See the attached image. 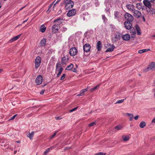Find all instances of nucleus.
I'll return each instance as SVG.
<instances>
[{"label":"nucleus","mask_w":155,"mask_h":155,"mask_svg":"<svg viewBox=\"0 0 155 155\" xmlns=\"http://www.w3.org/2000/svg\"><path fill=\"white\" fill-rule=\"evenodd\" d=\"M61 18H58L57 19L55 20L54 21V22H58V23L56 24H55L52 27V32L54 33L56 32L55 31H58V25H61L62 23V21H61Z\"/></svg>","instance_id":"nucleus-1"},{"label":"nucleus","mask_w":155,"mask_h":155,"mask_svg":"<svg viewBox=\"0 0 155 155\" xmlns=\"http://www.w3.org/2000/svg\"><path fill=\"white\" fill-rule=\"evenodd\" d=\"M65 8L67 10H70L73 6L74 3L71 1L65 0Z\"/></svg>","instance_id":"nucleus-2"},{"label":"nucleus","mask_w":155,"mask_h":155,"mask_svg":"<svg viewBox=\"0 0 155 155\" xmlns=\"http://www.w3.org/2000/svg\"><path fill=\"white\" fill-rule=\"evenodd\" d=\"M59 63H57L56 66V71L58 72L57 75V77H58L61 74L63 71V68L61 66H59Z\"/></svg>","instance_id":"nucleus-3"},{"label":"nucleus","mask_w":155,"mask_h":155,"mask_svg":"<svg viewBox=\"0 0 155 155\" xmlns=\"http://www.w3.org/2000/svg\"><path fill=\"white\" fill-rule=\"evenodd\" d=\"M124 16L127 21L130 22L133 21L134 17L131 14L129 13H126L124 15Z\"/></svg>","instance_id":"nucleus-4"},{"label":"nucleus","mask_w":155,"mask_h":155,"mask_svg":"<svg viewBox=\"0 0 155 155\" xmlns=\"http://www.w3.org/2000/svg\"><path fill=\"white\" fill-rule=\"evenodd\" d=\"M126 7L129 11L133 12L135 9L134 5L132 3H127Z\"/></svg>","instance_id":"nucleus-5"},{"label":"nucleus","mask_w":155,"mask_h":155,"mask_svg":"<svg viewBox=\"0 0 155 155\" xmlns=\"http://www.w3.org/2000/svg\"><path fill=\"white\" fill-rule=\"evenodd\" d=\"M41 59L39 56L37 57L35 60V65L36 68H38L41 64Z\"/></svg>","instance_id":"nucleus-6"},{"label":"nucleus","mask_w":155,"mask_h":155,"mask_svg":"<svg viewBox=\"0 0 155 155\" xmlns=\"http://www.w3.org/2000/svg\"><path fill=\"white\" fill-rule=\"evenodd\" d=\"M78 51L75 47H73L70 49L69 54L71 56H74L77 54Z\"/></svg>","instance_id":"nucleus-7"},{"label":"nucleus","mask_w":155,"mask_h":155,"mask_svg":"<svg viewBox=\"0 0 155 155\" xmlns=\"http://www.w3.org/2000/svg\"><path fill=\"white\" fill-rule=\"evenodd\" d=\"M132 12L134 16L136 18H139L141 16V12L135 9Z\"/></svg>","instance_id":"nucleus-8"},{"label":"nucleus","mask_w":155,"mask_h":155,"mask_svg":"<svg viewBox=\"0 0 155 155\" xmlns=\"http://www.w3.org/2000/svg\"><path fill=\"white\" fill-rule=\"evenodd\" d=\"M43 78L41 75H38L35 80V82L37 85L40 84L42 82Z\"/></svg>","instance_id":"nucleus-9"},{"label":"nucleus","mask_w":155,"mask_h":155,"mask_svg":"<svg viewBox=\"0 0 155 155\" xmlns=\"http://www.w3.org/2000/svg\"><path fill=\"white\" fill-rule=\"evenodd\" d=\"M91 46L88 44H85L83 46V50L84 52H89L91 49Z\"/></svg>","instance_id":"nucleus-10"},{"label":"nucleus","mask_w":155,"mask_h":155,"mask_svg":"<svg viewBox=\"0 0 155 155\" xmlns=\"http://www.w3.org/2000/svg\"><path fill=\"white\" fill-rule=\"evenodd\" d=\"M76 13V11L75 9H72L69 11L67 13V15L68 17H70L74 15Z\"/></svg>","instance_id":"nucleus-11"},{"label":"nucleus","mask_w":155,"mask_h":155,"mask_svg":"<svg viewBox=\"0 0 155 155\" xmlns=\"http://www.w3.org/2000/svg\"><path fill=\"white\" fill-rule=\"evenodd\" d=\"M143 4L145 6L148 7L149 8H151L152 5L151 2L147 0H144L143 1Z\"/></svg>","instance_id":"nucleus-12"},{"label":"nucleus","mask_w":155,"mask_h":155,"mask_svg":"<svg viewBox=\"0 0 155 155\" xmlns=\"http://www.w3.org/2000/svg\"><path fill=\"white\" fill-rule=\"evenodd\" d=\"M131 22L125 21L124 22V25L126 28L127 29H131L132 27Z\"/></svg>","instance_id":"nucleus-13"},{"label":"nucleus","mask_w":155,"mask_h":155,"mask_svg":"<svg viewBox=\"0 0 155 155\" xmlns=\"http://www.w3.org/2000/svg\"><path fill=\"white\" fill-rule=\"evenodd\" d=\"M155 67V63L154 62H151L147 67V70L145 71H148L152 69Z\"/></svg>","instance_id":"nucleus-14"},{"label":"nucleus","mask_w":155,"mask_h":155,"mask_svg":"<svg viewBox=\"0 0 155 155\" xmlns=\"http://www.w3.org/2000/svg\"><path fill=\"white\" fill-rule=\"evenodd\" d=\"M21 35H18L16 36L15 37H14L11 39L9 41V42L10 43H12L19 39L20 37H21Z\"/></svg>","instance_id":"nucleus-15"},{"label":"nucleus","mask_w":155,"mask_h":155,"mask_svg":"<svg viewBox=\"0 0 155 155\" xmlns=\"http://www.w3.org/2000/svg\"><path fill=\"white\" fill-rule=\"evenodd\" d=\"M102 43L100 41H98L97 44V48L98 51L101 50L102 48Z\"/></svg>","instance_id":"nucleus-16"},{"label":"nucleus","mask_w":155,"mask_h":155,"mask_svg":"<svg viewBox=\"0 0 155 155\" xmlns=\"http://www.w3.org/2000/svg\"><path fill=\"white\" fill-rule=\"evenodd\" d=\"M122 38L123 40L125 41H128L130 38V36L128 34H126L122 36Z\"/></svg>","instance_id":"nucleus-17"},{"label":"nucleus","mask_w":155,"mask_h":155,"mask_svg":"<svg viewBox=\"0 0 155 155\" xmlns=\"http://www.w3.org/2000/svg\"><path fill=\"white\" fill-rule=\"evenodd\" d=\"M122 35L121 34H120L118 32H116L114 34V37L115 38L117 39L120 40V37H121Z\"/></svg>","instance_id":"nucleus-18"},{"label":"nucleus","mask_w":155,"mask_h":155,"mask_svg":"<svg viewBox=\"0 0 155 155\" xmlns=\"http://www.w3.org/2000/svg\"><path fill=\"white\" fill-rule=\"evenodd\" d=\"M115 48V46L114 45H110V47L108 48L106 51V52H111L113 51Z\"/></svg>","instance_id":"nucleus-19"},{"label":"nucleus","mask_w":155,"mask_h":155,"mask_svg":"<svg viewBox=\"0 0 155 155\" xmlns=\"http://www.w3.org/2000/svg\"><path fill=\"white\" fill-rule=\"evenodd\" d=\"M68 61V58L65 57H64L62 58L61 59V63L62 64H64Z\"/></svg>","instance_id":"nucleus-20"},{"label":"nucleus","mask_w":155,"mask_h":155,"mask_svg":"<svg viewBox=\"0 0 155 155\" xmlns=\"http://www.w3.org/2000/svg\"><path fill=\"white\" fill-rule=\"evenodd\" d=\"M114 16L115 18L118 19L120 17V13L117 11L114 12Z\"/></svg>","instance_id":"nucleus-21"},{"label":"nucleus","mask_w":155,"mask_h":155,"mask_svg":"<svg viewBox=\"0 0 155 155\" xmlns=\"http://www.w3.org/2000/svg\"><path fill=\"white\" fill-rule=\"evenodd\" d=\"M135 27L137 31V35H140L141 33L140 32V30L139 26L138 25H136Z\"/></svg>","instance_id":"nucleus-22"},{"label":"nucleus","mask_w":155,"mask_h":155,"mask_svg":"<svg viewBox=\"0 0 155 155\" xmlns=\"http://www.w3.org/2000/svg\"><path fill=\"white\" fill-rule=\"evenodd\" d=\"M146 125V124L145 122L143 121H141L139 125L140 127V128H144Z\"/></svg>","instance_id":"nucleus-23"},{"label":"nucleus","mask_w":155,"mask_h":155,"mask_svg":"<svg viewBox=\"0 0 155 155\" xmlns=\"http://www.w3.org/2000/svg\"><path fill=\"white\" fill-rule=\"evenodd\" d=\"M34 133L33 131H32L31 133H29L28 134H27V136L28 137L30 140H31L34 135Z\"/></svg>","instance_id":"nucleus-24"},{"label":"nucleus","mask_w":155,"mask_h":155,"mask_svg":"<svg viewBox=\"0 0 155 155\" xmlns=\"http://www.w3.org/2000/svg\"><path fill=\"white\" fill-rule=\"evenodd\" d=\"M136 7L139 10H140V9H141V8L142 9H144V8L142 7V3H137V5H136Z\"/></svg>","instance_id":"nucleus-25"},{"label":"nucleus","mask_w":155,"mask_h":155,"mask_svg":"<svg viewBox=\"0 0 155 155\" xmlns=\"http://www.w3.org/2000/svg\"><path fill=\"white\" fill-rule=\"evenodd\" d=\"M46 29V27H45L44 25H41V28L40 30V31L42 33L44 32Z\"/></svg>","instance_id":"nucleus-26"},{"label":"nucleus","mask_w":155,"mask_h":155,"mask_svg":"<svg viewBox=\"0 0 155 155\" xmlns=\"http://www.w3.org/2000/svg\"><path fill=\"white\" fill-rule=\"evenodd\" d=\"M122 138L124 141H127L128 140L130 139V137L128 136L123 135L122 136Z\"/></svg>","instance_id":"nucleus-27"},{"label":"nucleus","mask_w":155,"mask_h":155,"mask_svg":"<svg viewBox=\"0 0 155 155\" xmlns=\"http://www.w3.org/2000/svg\"><path fill=\"white\" fill-rule=\"evenodd\" d=\"M127 114L129 117V121H132L133 119V115L132 114H131L129 113H127Z\"/></svg>","instance_id":"nucleus-28"},{"label":"nucleus","mask_w":155,"mask_h":155,"mask_svg":"<svg viewBox=\"0 0 155 155\" xmlns=\"http://www.w3.org/2000/svg\"><path fill=\"white\" fill-rule=\"evenodd\" d=\"M46 39L45 38H43L41 41L40 44L41 46L45 45L46 44Z\"/></svg>","instance_id":"nucleus-29"},{"label":"nucleus","mask_w":155,"mask_h":155,"mask_svg":"<svg viewBox=\"0 0 155 155\" xmlns=\"http://www.w3.org/2000/svg\"><path fill=\"white\" fill-rule=\"evenodd\" d=\"M73 64H71L66 68V70H70L73 68Z\"/></svg>","instance_id":"nucleus-30"},{"label":"nucleus","mask_w":155,"mask_h":155,"mask_svg":"<svg viewBox=\"0 0 155 155\" xmlns=\"http://www.w3.org/2000/svg\"><path fill=\"white\" fill-rule=\"evenodd\" d=\"M99 87V85H97V86H95L94 87L92 88H91L90 90V91L91 92H92L96 90Z\"/></svg>","instance_id":"nucleus-31"},{"label":"nucleus","mask_w":155,"mask_h":155,"mask_svg":"<svg viewBox=\"0 0 155 155\" xmlns=\"http://www.w3.org/2000/svg\"><path fill=\"white\" fill-rule=\"evenodd\" d=\"M149 11L150 13L152 15L154 14L155 13V10L153 9V8L151 7L150 8H149Z\"/></svg>","instance_id":"nucleus-32"},{"label":"nucleus","mask_w":155,"mask_h":155,"mask_svg":"<svg viewBox=\"0 0 155 155\" xmlns=\"http://www.w3.org/2000/svg\"><path fill=\"white\" fill-rule=\"evenodd\" d=\"M123 128V127L121 125H119L116 126L115 129L117 130H121Z\"/></svg>","instance_id":"nucleus-33"},{"label":"nucleus","mask_w":155,"mask_h":155,"mask_svg":"<svg viewBox=\"0 0 155 155\" xmlns=\"http://www.w3.org/2000/svg\"><path fill=\"white\" fill-rule=\"evenodd\" d=\"M130 31V33H132V35H134L136 34V31L134 28L131 29Z\"/></svg>","instance_id":"nucleus-34"},{"label":"nucleus","mask_w":155,"mask_h":155,"mask_svg":"<svg viewBox=\"0 0 155 155\" xmlns=\"http://www.w3.org/2000/svg\"><path fill=\"white\" fill-rule=\"evenodd\" d=\"M126 98H125V99H122L121 100H118L117 102L115 103L116 104H120L123 103L124 101L126 99Z\"/></svg>","instance_id":"nucleus-35"},{"label":"nucleus","mask_w":155,"mask_h":155,"mask_svg":"<svg viewBox=\"0 0 155 155\" xmlns=\"http://www.w3.org/2000/svg\"><path fill=\"white\" fill-rule=\"evenodd\" d=\"M147 51V49H144L139 50L138 51V53L139 54H142L143 53L146 52Z\"/></svg>","instance_id":"nucleus-36"},{"label":"nucleus","mask_w":155,"mask_h":155,"mask_svg":"<svg viewBox=\"0 0 155 155\" xmlns=\"http://www.w3.org/2000/svg\"><path fill=\"white\" fill-rule=\"evenodd\" d=\"M52 5H53V4H51L50 5H49L48 7V9L47 11V12H48V13H49L50 12L51 10H50V9L51 8V7H52Z\"/></svg>","instance_id":"nucleus-37"},{"label":"nucleus","mask_w":155,"mask_h":155,"mask_svg":"<svg viewBox=\"0 0 155 155\" xmlns=\"http://www.w3.org/2000/svg\"><path fill=\"white\" fill-rule=\"evenodd\" d=\"M118 40L115 38L114 37L112 38V41L113 43H116Z\"/></svg>","instance_id":"nucleus-38"},{"label":"nucleus","mask_w":155,"mask_h":155,"mask_svg":"<svg viewBox=\"0 0 155 155\" xmlns=\"http://www.w3.org/2000/svg\"><path fill=\"white\" fill-rule=\"evenodd\" d=\"M58 132L57 131H56L50 137V139H51L53 138L56 135V134Z\"/></svg>","instance_id":"nucleus-39"},{"label":"nucleus","mask_w":155,"mask_h":155,"mask_svg":"<svg viewBox=\"0 0 155 155\" xmlns=\"http://www.w3.org/2000/svg\"><path fill=\"white\" fill-rule=\"evenodd\" d=\"M102 19L104 20V22H106L107 21V18L105 17V15H102Z\"/></svg>","instance_id":"nucleus-40"},{"label":"nucleus","mask_w":155,"mask_h":155,"mask_svg":"<svg viewBox=\"0 0 155 155\" xmlns=\"http://www.w3.org/2000/svg\"><path fill=\"white\" fill-rule=\"evenodd\" d=\"M67 30V28H66L63 27L61 28V31L62 32H64L66 31Z\"/></svg>","instance_id":"nucleus-41"},{"label":"nucleus","mask_w":155,"mask_h":155,"mask_svg":"<svg viewBox=\"0 0 155 155\" xmlns=\"http://www.w3.org/2000/svg\"><path fill=\"white\" fill-rule=\"evenodd\" d=\"M50 150H49V149L48 148L44 152V155H47V153H48L49 152Z\"/></svg>","instance_id":"nucleus-42"},{"label":"nucleus","mask_w":155,"mask_h":155,"mask_svg":"<svg viewBox=\"0 0 155 155\" xmlns=\"http://www.w3.org/2000/svg\"><path fill=\"white\" fill-rule=\"evenodd\" d=\"M66 76V74H63L61 77V78L60 79L61 80V81L63 80L64 79V78H65Z\"/></svg>","instance_id":"nucleus-43"},{"label":"nucleus","mask_w":155,"mask_h":155,"mask_svg":"<svg viewBox=\"0 0 155 155\" xmlns=\"http://www.w3.org/2000/svg\"><path fill=\"white\" fill-rule=\"evenodd\" d=\"M96 124L95 122H92L89 125V126L90 127H91V126H94V125H95Z\"/></svg>","instance_id":"nucleus-44"},{"label":"nucleus","mask_w":155,"mask_h":155,"mask_svg":"<svg viewBox=\"0 0 155 155\" xmlns=\"http://www.w3.org/2000/svg\"><path fill=\"white\" fill-rule=\"evenodd\" d=\"M78 107H77L72 109H71L70 110V112H72L78 109Z\"/></svg>","instance_id":"nucleus-45"},{"label":"nucleus","mask_w":155,"mask_h":155,"mask_svg":"<svg viewBox=\"0 0 155 155\" xmlns=\"http://www.w3.org/2000/svg\"><path fill=\"white\" fill-rule=\"evenodd\" d=\"M17 115V114H15L9 120H14L15 118Z\"/></svg>","instance_id":"nucleus-46"},{"label":"nucleus","mask_w":155,"mask_h":155,"mask_svg":"<svg viewBox=\"0 0 155 155\" xmlns=\"http://www.w3.org/2000/svg\"><path fill=\"white\" fill-rule=\"evenodd\" d=\"M105 154H104V153H103L102 152H99L98 153H97L94 155H104Z\"/></svg>","instance_id":"nucleus-47"},{"label":"nucleus","mask_w":155,"mask_h":155,"mask_svg":"<svg viewBox=\"0 0 155 155\" xmlns=\"http://www.w3.org/2000/svg\"><path fill=\"white\" fill-rule=\"evenodd\" d=\"M57 120H59L62 119V117H55Z\"/></svg>","instance_id":"nucleus-48"},{"label":"nucleus","mask_w":155,"mask_h":155,"mask_svg":"<svg viewBox=\"0 0 155 155\" xmlns=\"http://www.w3.org/2000/svg\"><path fill=\"white\" fill-rule=\"evenodd\" d=\"M85 92L84 91V90L83 89H82L80 91V93L81 94H82L83 95L84 94V92Z\"/></svg>","instance_id":"nucleus-49"},{"label":"nucleus","mask_w":155,"mask_h":155,"mask_svg":"<svg viewBox=\"0 0 155 155\" xmlns=\"http://www.w3.org/2000/svg\"><path fill=\"white\" fill-rule=\"evenodd\" d=\"M139 117V116L138 115L134 117V119L135 120H137Z\"/></svg>","instance_id":"nucleus-50"},{"label":"nucleus","mask_w":155,"mask_h":155,"mask_svg":"<svg viewBox=\"0 0 155 155\" xmlns=\"http://www.w3.org/2000/svg\"><path fill=\"white\" fill-rule=\"evenodd\" d=\"M44 91H45V90H42L40 92V94H44Z\"/></svg>","instance_id":"nucleus-51"},{"label":"nucleus","mask_w":155,"mask_h":155,"mask_svg":"<svg viewBox=\"0 0 155 155\" xmlns=\"http://www.w3.org/2000/svg\"><path fill=\"white\" fill-rule=\"evenodd\" d=\"M54 148V147L51 146V147H50L48 148V149H49V150H52Z\"/></svg>","instance_id":"nucleus-52"},{"label":"nucleus","mask_w":155,"mask_h":155,"mask_svg":"<svg viewBox=\"0 0 155 155\" xmlns=\"http://www.w3.org/2000/svg\"><path fill=\"white\" fill-rule=\"evenodd\" d=\"M151 123L155 124V117L152 120Z\"/></svg>","instance_id":"nucleus-53"},{"label":"nucleus","mask_w":155,"mask_h":155,"mask_svg":"<svg viewBox=\"0 0 155 155\" xmlns=\"http://www.w3.org/2000/svg\"><path fill=\"white\" fill-rule=\"evenodd\" d=\"M155 37V35H151V36H150V38H151V39H153V38Z\"/></svg>","instance_id":"nucleus-54"},{"label":"nucleus","mask_w":155,"mask_h":155,"mask_svg":"<svg viewBox=\"0 0 155 155\" xmlns=\"http://www.w3.org/2000/svg\"><path fill=\"white\" fill-rule=\"evenodd\" d=\"M83 90H84V91L85 92L87 91L88 87H87V88H86L85 89H83Z\"/></svg>","instance_id":"nucleus-55"},{"label":"nucleus","mask_w":155,"mask_h":155,"mask_svg":"<svg viewBox=\"0 0 155 155\" xmlns=\"http://www.w3.org/2000/svg\"><path fill=\"white\" fill-rule=\"evenodd\" d=\"M72 71L74 72H75L76 71V69L75 68L72 69Z\"/></svg>","instance_id":"nucleus-56"},{"label":"nucleus","mask_w":155,"mask_h":155,"mask_svg":"<svg viewBox=\"0 0 155 155\" xmlns=\"http://www.w3.org/2000/svg\"><path fill=\"white\" fill-rule=\"evenodd\" d=\"M142 18H143V20L144 21H145V18H144V16H143L142 17Z\"/></svg>","instance_id":"nucleus-57"},{"label":"nucleus","mask_w":155,"mask_h":155,"mask_svg":"<svg viewBox=\"0 0 155 155\" xmlns=\"http://www.w3.org/2000/svg\"><path fill=\"white\" fill-rule=\"evenodd\" d=\"M82 95H83V94H81L80 93V94L77 95V96H82Z\"/></svg>","instance_id":"nucleus-58"},{"label":"nucleus","mask_w":155,"mask_h":155,"mask_svg":"<svg viewBox=\"0 0 155 155\" xmlns=\"http://www.w3.org/2000/svg\"><path fill=\"white\" fill-rule=\"evenodd\" d=\"M95 3H97V5L99 4L97 3L98 0H95Z\"/></svg>","instance_id":"nucleus-59"},{"label":"nucleus","mask_w":155,"mask_h":155,"mask_svg":"<svg viewBox=\"0 0 155 155\" xmlns=\"http://www.w3.org/2000/svg\"><path fill=\"white\" fill-rule=\"evenodd\" d=\"M70 148H69V147H65V150H66V149H69Z\"/></svg>","instance_id":"nucleus-60"},{"label":"nucleus","mask_w":155,"mask_h":155,"mask_svg":"<svg viewBox=\"0 0 155 155\" xmlns=\"http://www.w3.org/2000/svg\"><path fill=\"white\" fill-rule=\"evenodd\" d=\"M147 155H155V153L151 154H147Z\"/></svg>","instance_id":"nucleus-61"},{"label":"nucleus","mask_w":155,"mask_h":155,"mask_svg":"<svg viewBox=\"0 0 155 155\" xmlns=\"http://www.w3.org/2000/svg\"><path fill=\"white\" fill-rule=\"evenodd\" d=\"M27 21V19L25 20V21H24L23 22V23H25V22H26Z\"/></svg>","instance_id":"nucleus-62"},{"label":"nucleus","mask_w":155,"mask_h":155,"mask_svg":"<svg viewBox=\"0 0 155 155\" xmlns=\"http://www.w3.org/2000/svg\"><path fill=\"white\" fill-rule=\"evenodd\" d=\"M3 71V70L2 69H0V73Z\"/></svg>","instance_id":"nucleus-63"},{"label":"nucleus","mask_w":155,"mask_h":155,"mask_svg":"<svg viewBox=\"0 0 155 155\" xmlns=\"http://www.w3.org/2000/svg\"><path fill=\"white\" fill-rule=\"evenodd\" d=\"M17 152V151H15L14 152V154H15Z\"/></svg>","instance_id":"nucleus-64"}]
</instances>
